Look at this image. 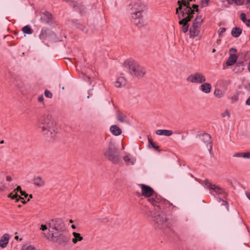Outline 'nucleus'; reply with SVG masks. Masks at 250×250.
Here are the masks:
<instances>
[{
	"instance_id": "nucleus-15",
	"label": "nucleus",
	"mask_w": 250,
	"mask_h": 250,
	"mask_svg": "<svg viewBox=\"0 0 250 250\" xmlns=\"http://www.w3.org/2000/svg\"><path fill=\"white\" fill-rule=\"evenodd\" d=\"M110 131L115 136H119L122 133L121 129L116 125H112L110 126Z\"/></svg>"
},
{
	"instance_id": "nucleus-30",
	"label": "nucleus",
	"mask_w": 250,
	"mask_h": 250,
	"mask_svg": "<svg viewBox=\"0 0 250 250\" xmlns=\"http://www.w3.org/2000/svg\"><path fill=\"white\" fill-rule=\"evenodd\" d=\"M22 31L27 34H31L33 32V30L31 29L30 25H27L25 26H24L22 28Z\"/></svg>"
},
{
	"instance_id": "nucleus-35",
	"label": "nucleus",
	"mask_w": 250,
	"mask_h": 250,
	"mask_svg": "<svg viewBox=\"0 0 250 250\" xmlns=\"http://www.w3.org/2000/svg\"><path fill=\"white\" fill-rule=\"evenodd\" d=\"M77 27L78 28L80 29L83 32L85 33H86L88 31L87 29L83 26V25L79 23L77 25Z\"/></svg>"
},
{
	"instance_id": "nucleus-21",
	"label": "nucleus",
	"mask_w": 250,
	"mask_h": 250,
	"mask_svg": "<svg viewBox=\"0 0 250 250\" xmlns=\"http://www.w3.org/2000/svg\"><path fill=\"white\" fill-rule=\"evenodd\" d=\"M5 177L4 172L0 171V191H4L6 188L5 185L4 183Z\"/></svg>"
},
{
	"instance_id": "nucleus-3",
	"label": "nucleus",
	"mask_w": 250,
	"mask_h": 250,
	"mask_svg": "<svg viewBox=\"0 0 250 250\" xmlns=\"http://www.w3.org/2000/svg\"><path fill=\"white\" fill-rule=\"evenodd\" d=\"M38 127L41 129L45 139L48 142H53L57 137L56 124L51 116L43 115L40 117L37 123Z\"/></svg>"
},
{
	"instance_id": "nucleus-13",
	"label": "nucleus",
	"mask_w": 250,
	"mask_h": 250,
	"mask_svg": "<svg viewBox=\"0 0 250 250\" xmlns=\"http://www.w3.org/2000/svg\"><path fill=\"white\" fill-rule=\"evenodd\" d=\"M177 3L179 6L176 9V14L178 15V18L180 20L185 18L187 15L184 9L182 8L183 4H182L181 1L179 0Z\"/></svg>"
},
{
	"instance_id": "nucleus-54",
	"label": "nucleus",
	"mask_w": 250,
	"mask_h": 250,
	"mask_svg": "<svg viewBox=\"0 0 250 250\" xmlns=\"http://www.w3.org/2000/svg\"><path fill=\"white\" fill-rule=\"evenodd\" d=\"M6 179L7 181L10 182L12 181V178L10 176H6Z\"/></svg>"
},
{
	"instance_id": "nucleus-23",
	"label": "nucleus",
	"mask_w": 250,
	"mask_h": 250,
	"mask_svg": "<svg viewBox=\"0 0 250 250\" xmlns=\"http://www.w3.org/2000/svg\"><path fill=\"white\" fill-rule=\"evenodd\" d=\"M74 238H72V241L74 244H76L78 241H81L83 239V237L81 234L78 232H73L72 233Z\"/></svg>"
},
{
	"instance_id": "nucleus-62",
	"label": "nucleus",
	"mask_w": 250,
	"mask_h": 250,
	"mask_svg": "<svg viewBox=\"0 0 250 250\" xmlns=\"http://www.w3.org/2000/svg\"><path fill=\"white\" fill-rule=\"evenodd\" d=\"M28 196H29V198L27 199V201H29L30 199L33 198L32 194H30L29 195H28Z\"/></svg>"
},
{
	"instance_id": "nucleus-60",
	"label": "nucleus",
	"mask_w": 250,
	"mask_h": 250,
	"mask_svg": "<svg viewBox=\"0 0 250 250\" xmlns=\"http://www.w3.org/2000/svg\"><path fill=\"white\" fill-rule=\"evenodd\" d=\"M232 99L233 101H236L237 100V97L236 96H234L232 97Z\"/></svg>"
},
{
	"instance_id": "nucleus-29",
	"label": "nucleus",
	"mask_w": 250,
	"mask_h": 250,
	"mask_svg": "<svg viewBox=\"0 0 250 250\" xmlns=\"http://www.w3.org/2000/svg\"><path fill=\"white\" fill-rule=\"evenodd\" d=\"M73 6H74L75 9L76 10H79L80 11V12L81 13H82L85 9V7L82 4H79L78 3H76V2H73Z\"/></svg>"
},
{
	"instance_id": "nucleus-51",
	"label": "nucleus",
	"mask_w": 250,
	"mask_h": 250,
	"mask_svg": "<svg viewBox=\"0 0 250 250\" xmlns=\"http://www.w3.org/2000/svg\"><path fill=\"white\" fill-rule=\"evenodd\" d=\"M245 88L248 91L250 92V83H248L245 86Z\"/></svg>"
},
{
	"instance_id": "nucleus-44",
	"label": "nucleus",
	"mask_w": 250,
	"mask_h": 250,
	"mask_svg": "<svg viewBox=\"0 0 250 250\" xmlns=\"http://www.w3.org/2000/svg\"><path fill=\"white\" fill-rule=\"evenodd\" d=\"M226 29L225 28H220L218 30V33L220 36L222 35L225 31Z\"/></svg>"
},
{
	"instance_id": "nucleus-58",
	"label": "nucleus",
	"mask_w": 250,
	"mask_h": 250,
	"mask_svg": "<svg viewBox=\"0 0 250 250\" xmlns=\"http://www.w3.org/2000/svg\"><path fill=\"white\" fill-rule=\"evenodd\" d=\"M84 80L86 81L89 82L90 81V77L89 76H85Z\"/></svg>"
},
{
	"instance_id": "nucleus-47",
	"label": "nucleus",
	"mask_w": 250,
	"mask_h": 250,
	"mask_svg": "<svg viewBox=\"0 0 250 250\" xmlns=\"http://www.w3.org/2000/svg\"><path fill=\"white\" fill-rule=\"evenodd\" d=\"M192 7L193 8V10H194L195 11H195L198 12L199 9H198V5L193 4V5H192Z\"/></svg>"
},
{
	"instance_id": "nucleus-43",
	"label": "nucleus",
	"mask_w": 250,
	"mask_h": 250,
	"mask_svg": "<svg viewBox=\"0 0 250 250\" xmlns=\"http://www.w3.org/2000/svg\"><path fill=\"white\" fill-rule=\"evenodd\" d=\"M243 158L245 159H250V152L243 153Z\"/></svg>"
},
{
	"instance_id": "nucleus-25",
	"label": "nucleus",
	"mask_w": 250,
	"mask_h": 250,
	"mask_svg": "<svg viewBox=\"0 0 250 250\" xmlns=\"http://www.w3.org/2000/svg\"><path fill=\"white\" fill-rule=\"evenodd\" d=\"M48 36V29L47 28H43L42 29L41 33L39 35V38L41 40H45Z\"/></svg>"
},
{
	"instance_id": "nucleus-9",
	"label": "nucleus",
	"mask_w": 250,
	"mask_h": 250,
	"mask_svg": "<svg viewBox=\"0 0 250 250\" xmlns=\"http://www.w3.org/2000/svg\"><path fill=\"white\" fill-rule=\"evenodd\" d=\"M139 186L141 188L142 194L141 195L145 197H147L148 199L153 198V195L155 193L154 189L149 186L143 184H140Z\"/></svg>"
},
{
	"instance_id": "nucleus-64",
	"label": "nucleus",
	"mask_w": 250,
	"mask_h": 250,
	"mask_svg": "<svg viewBox=\"0 0 250 250\" xmlns=\"http://www.w3.org/2000/svg\"><path fill=\"white\" fill-rule=\"evenodd\" d=\"M71 228L73 229H75L76 228V226L75 225H72L71 226Z\"/></svg>"
},
{
	"instance_id": "nucleus-37",
	"label": "nucleus",
	"mask_w": 250,
	"mask_h": 250,
	"mask_svg": "<svg viewBox=\"0 0 250 250\" xmlns=\"http://www.w3.org/2000/svg\"><path fill=\"white\" fill-rule=\"evenodd\" d=\"M44 95L46 97L48 98H52L53 95L48 90H45L44 91Z\"/></svg>"
},
{
	"instance_id": "nucleus-52",
	"label": "nucleus",
	"mask_w": 250,
	"mask_h": 250,
	"mask_svg": "<svg viewBox=\"0 0 250 250\" xmlns=\"http://www.w3.org/2000/svg\"><path fill=\"white\" fill-rule=\"evenodd\" d=\"M43 99H44L43 97V96L42 95L39 97L38 101L40 102H43Z\"/></svg>"
},
{
	"instance_id": "nucleus-33",
	"label": "nucleus",
	"mask_w": 250,
	"mask_h": 250,
	"mask_svg": "<svg viewBox=\"0 0 250 250\" xmlns=\"http://www.w3.org/2000/svg\"><path fill=\"white\" fill-rule=\"evenodd\" d=\"M204 183L206 188L209 190H212L213 188V186H215V185L212 184L208 179H206Z\"/></svg>"
},
{
	"instance_id": "nucleus-4",
	"label": "nucleus",
	"mask_w": 250,
	"mask_h": 250,
	"mask_svg": "<svg viewBox=\"0 0 250 250\" xmlns=\"http://www.w3.org/2000/svg\"><path fill=\"white\" fill-rule=\"evenodd\" d=\"M131 21L137 25H143V18L147 10V7L143 0H132L128 5Z\"/></svg>"
},
{
	"instance_id": "nucleus-55",
	"label": "nucleus",
	"mask_w": 250,
	"mask_h": 250,
	"mask_svg": "<svg viewBox=\"0 0 250 250\" xmlns=\"http://www.w3.org/2000/svg\"><path fill=\"white\" fill-rule=\"evenodd\" d=\"M246 104L247 105H250V97L246 101Z\"/></svg>"
},
{
	"instance_id": "nucleus-31",
	"label": "nucleus",
	"mask_w": 250,
	"mask_h": 250,
	"mask_svg": "<svg viewBox=\"0 0 250 250\" xmlns=\"http://www.w3.org/2000/svg\"><path fill=\"white\" fill-rule=\"evenodd\" d=\"M213 188L212 190H213L214 192H216V193H217L218 194H223L225 193L224 189H223L222 188H220L219 187H217L215 185V186H213Z\"/></svg>"
},
{
	"instance_id": "nucleus-24",
	"label": "nucleus",
	"mask_w": 250,
	"mask_h": 250,
	"mask_svg": "<svg viewBox=\"0 0 250 250\" xmlns=\"http://www.w3.org/2000/svg\"><path fill=\"white\" fill-rule=\"evenodd\" d=\"M242 33V29L239 27H234L231 30L232 35L236 38L240 36Z\"/></svg>"
},
{
	"instance_id": "nucleus-7",
	"label": "nucleus",
	"mask_w": 250,
	"mask_h": 250,
	"mask_svg": "<svg viewBox=\"0 0 250 250\" xmlns=\"http://www.w3.org/2000/svg\"><path fill=\"white\" fill-rule=\"evenodd\" d=\"M199 138L200 144L203 147H206L210 154H211L212 149V141L211 136L208 133L200 135Z\"/></svg>"
},
{
	"instance_id": "nucleus-41",
	"label": "nucleus",
	"mask_w": 250,
	"mask_h": 250,
	"mask_svg": "<svg viewBox=\"0 0 250 250\" xmlns=\"http://www.w3.org/2000/svg\"><path fill=\"white\" fill-rule=\"evenodd\" d=\"M12 194H13V193H10L8 195V197H9V198H11L12 199H17V197H18V194H17V192L15 194H14V195H12Z\"/></svg>"
},
{
	"instance_id": "nucleus-16",
	"label": "nucleus",
	"mask_w": 250,
	"mask_h": 250,
	"mask_svg": "<svg viewBox=\"0 0 250 250\" xmlns=\"http://www.w3.org/2000/svg\"><path fill=\"white\" fill-rule=\"evenodd\" d=\"M33 180L34 184L38 187H42L45 185L44 180L41 176L35 177Z\"/></svg>"
},
{
	"instance_id": "nucleus-22",
	"label": "nucleus",
	"mask_w": 250,
	"mask_h": 250,
	"mask_svg": "<svg viewBox=\"0 0 250 250\" xmlns=\"http://www.w3.org/2000/svg\"><path fill=\"white\" fill-rule=\"evenodd\" d=\"M126 80L124 77L119 78L115 83V86L117 87H122L125 86Z\"/></svg>"
},
{
	"instance_id": "nucleus-17",
	"label": "nucleus",
	"mask_w": 250,
	"mask_h": 250,
	"mask_svg": "<svg viewBox=\"0 0 250 250\" xmlns=\"http://www.w3.org/2000/svg\"><path fill=\"white\" fill-rule=\"evenodd\" d=\"M238 57L235 54H230L228 60L226 62V64L228 66L232 65L237 60Z\"/></svg>"
},
{
	"instance_id": "nucleus-20",
	"label": "nucleus",
	"mask_w": 250,
	"mask_h": 250,
	"mask_svg": "<svg viewBox=\"0 0 250 250\" xmlns=\"http://www.w3.org/2000/svg\"><path fill=\"white\" fill-rule=\"evenodd\" d=\"M197 28L193 25L191 26L189 29L190 38H194L198 36L199 34V31L197 30Z\"/></svg>"
},
{
	"instance_id": "nucleus-56",
	"label": "nucleus",
	"mask_w": 250,
	"mask_h": 250,
	"mask_svg": "<svg viewBox=\"0 0 250 250\" xmlns=\"http://www.w3.org/2000/svg\"><path fill=\"white\" fill-rule=\"evenodd\" d=\"M15 199L16 200V202H19L20 199L23 200V198L18 195V197H17V199Z\"/></svg>"
},
{
	"instance_id": "nucleus-34",
	"label": "nucleus",
	"mask_w": 250,
	"mask_h": 250,
	"mask_svg": "<svg viewBox=\"0 0 250 250\" xmlns=\"http://www.w3.org/2000/svg\"><path fill=\"white\" fill-rule=\"evenodd\" d=\"M224 93L223 91H222L219 89H216L214 92V95L217 98L222 97L223 96Z\"/></svg>"
},
{
	"instance_id": "nucleus-19",
	"label": "nucleus",
	"mask_w": 250,
	"mask_h": 250,
	"mask_svg": "<svg viewBox=\"0 0 250 250\" xmlns=\"http://www.w3.org/2000/svg\"><path fill=\"white\" fill-rule=\"evenodd\" d=\"M201 90L205 93H209L211 89V85L208 83H203L201 85Z\"/></svg>"
},
{
	"instance_id": "nucleus-5",
	"label": "nucleus",
	"mask_w": 250,
	"mask_h": 250,
	"mask_svg": "<svg viewBox=\"0 0 250 250\" xmlns=\"http://www.w3.org/2000/svg\"><path fill=\"white\" fill-rule=\"evenodd\" d=\"M124 65L133 77L141 78L146 74L145 68L134 60H127L124 62Z\"/></svg>"
},
{
	"instance_id": "nucleus-50",
	"label": "nucleus",
	"mask_w": 250,
	"mask_h": 250,
	"mask_svg": "<svg viewBox=\"0 0 250 250\" xmlns=\"http://www.w3.org/2000/svg\"><path fill=\"white\" fill-rule=\"evenodd\" d=\"M21 187L20 186H18L16 189H14V191H20L21 192Z\"/></svg>"
},
{
	"instance_id": "nucleus-2",
	"label": "nucleus",
	"mask_w": 250,
	"mask_h": 250,
	"mask_svg": "<svg viewBox=\"0 0 250 250\" xmlns=\"http://www.w3.org/2000/svg\"><path fill=\"white\" fill-rule=\"evenodd\" d=\"M48 226L49 233L45 235V237L48 241L62 247L68 244L70 238L65 234L66 227L62 219H52L48 222Z\"/></svg>"
},
{
	"instance_id": "nucleus-61",
	"label": "nucleus",
	"mask_w": 250,
	"mask_h": 250,
	"mask_svg": "<svg viewBox=\"0 0 250 250\" xmlns=\"http://www.w3.org/2000/svg\"><path fill=\"white\" fill-rule=\"evenodd\" d=\"M229 52H233L234 53H235L236 52V49H234V48H231L230 50H229Z\"/></svg>"
},
{
	"instance_id": "nucleus-32",
	"label": "nucleus",
	"mask_w": 250,
	"mask_h": 250,
	"mask_svg": "<svg viewBox=\"0 0 250 250\" xmlns=\"http://www.w3.org/2000/svg\"><path fill=\"white\" fill-rule=\"evenodd\" d=\"M245 0H231L229 1V4L232 5L234 3L237 5H242L244 4Z\"/></svg>"
},
{
	"instance_id": "nucleus-12",
	"label": "nucleus",
	"mask_w": 250,
	"mask_h": 250,
	"mask_svg": "<svg viewBox=\"0 0 250 250\" xmlns=\"http://www.w3.org/2000/svg\"><path fill=\"white\" fill-rule=\"evenodd\" d=\"M40 21L43 24H50L52 21V15L48 12L42 13L41 15Z\"/></svg>"
},
{
	"instance_id": "nucleus-48",
	"label": "nucleus",
	"mask_w": 250,
	"mask_h": 250,
	"mask_svg": "<svg viewBox=\"0 0 250 250\" xmlns=\"http://www.w3.org/2000/svg\"><path fill=\"white\" fill-rule=\"evenodd\" d=\"M25 250H36L35 248L32 246H29L27 247Z\"/></svg>"
},
{
	"instance_id": "nucleus-1",
	"label": "nucleus",
	"mask_w": 250,
	"mask_h": 250,
	"mask_svg": "<svg viewBox=\"0 0 250 250\" xmlns=\"http://www.w3.org/2000/svg\"><path fill=\"white\" fill-rule=\"evenodd\" d=\"M148 201L154 207V210L149 215L152 218L154 226L159 229L170 228L177 222L176 218L171 214H167V207L163 202L151 198Z\"/></svg>"
},
{
	"instance_id": "nucleus-57",
	"label": "nucleus",
	"mask_w": 250,
	"mask_h": 250,
	"mask_svg": "<svg viewBox=\"0 0 250 250\" xmlns=\"http://www.w3.org/2000/svg\"><path fill=\"white\" fill-rule=\"evenodd\" d=\"M246 195L247 197L250 200V192H246Z\"/></svg>"
},
{
	"instance_id": "nucleus-27",
	"label": "nucleus",
	"mask_w": 250,
	"mask_h": 250,
	"mask_svg": "<svg viewBox=\"0 0 250 250\" xmlns=\"http://www.w3.org/2000/svg\"><path fill=\"white\" fill-rule=\"evenodd\" d=\"M203 21V20L202 19V16H198L195 18L192 25L196 27H199L201 25Z\"/></svg>"
},
{
	"instance_id": "nucleus-42",
	"label": "nucleus",
	"mask_w": 250,
	"mask_h": 250,
	"mask_svg": "<svg viewBox=\"0 0 250 250\" xmlns=\"http://www.w3.org/2000/svg\"><path fill=\"white\" fill-rule=\"evenodd\" d=\"M222 116L223 117H225L226 116H227L229 118L230 117V114L229 111L227 109L225 110V111L224 112L222 113Z\"/></svg>"
},
{
	"instance_id": "nucleus-14",
	"label": "nucleus",
	"mask_w": 250,
	"mask_h": 250,
	"mask_svg": "<svg viewBox=\"0 0 250 250\" xmlns=\"http://www.w3.org/2000/svg\"><path fill=\"white\" fill-rule=\"evenodd\" d=\"M9 239V235L7 233L4 234L1 237L0 240V246L2 248H5L8 242Z\"/></svg>"
},
{
	"instance_id": "nucleus-49",
	"label": "nucleus",
	"mask_w": 250,
	"mask_h": 250,
	"mask_svg": "<svg viewBox=\"0 0 250 250\" xmlns=\"http://www.w3.org/2000/svg\"><path fill=\"white\" fill-rule=\"evenodd\" d=\"M21 194L22 196H24L25 198L28 196V194L26 193L24 191H21Z\"/></svg>"
},
{
	"instance_id": "nucleus-6",
	"label": "nucleus",
	"mask_w": 250,
	"mask_h": 250,
	"mask_svg": "<svg viewBox=\"0 0 250 250\" xmlns=\"http://www.w3.org/2000/svg\"><path fill=\"white\" fill-rule=\"evenodd\" d=\"M104 156L113 164H117L121 161L118 149L114 143L110 142L107 149L104 153Z\"/></svg>"
},
{
	"instance_id": "nucleus-36",
	"label": "nucleus",
	"mask_w": 250,
	"mask_h": 250,
	"mask_svg": "<svg viewBox=\"0 0 250 250\" xmlns=\"http://www.w3.org/2000/svg\"><path fill=\"white\" fill-rule=\"evenodd\" d=\"M209 0H201V4L202 7H206L208 5Z\"/></svg>"
},
{
	"instance_id": "nucleus-40",
	"label": "nucleus",
	"mask_w": 250,
	"mask_h": 250,
	"mask_svg": "<svg viewBox=\"0 0 250 250\" xmlns=\"http://www.w3.org/2000/svg\"><path fill=\"white\" fill-rule=\"evenodd\" d=\"M219 201H220L222 202V205H224V206H226V208H227V210H229V203H228V202H227L224 200H222L220 198H219Z\"/></svg>"
},
{
	"instance_id": "nucleus-63",
	"label": "nucleus",
	"mask_w": 250,
	"mask_h": 250,
	"mask_svg": "<svg viewBox=\"0 0 250 250\" xmlns=\"http://www.w3.org/2000/svg\"><path fill=\"white\" fill-rule=\"evenodd\" d=\"M27 202H28L27 200V201H25V200H23V199L21 201V202L23 204H26L27 203Z\"/></svg>"
},
{
	"instance_id": "nucleus-45",
	"label": "nucleus",
	"mask_w": 250,
	"mask_h": 250,
	"mask_svg": "<svg viewBox=\"0 0 250 250\" xmlns=\"http://www.w3.org/2000/svg\"><path fill=\"white\" fill-rule=\"evenodd\" d=\"M233 156L234 157H243V153L242 152H238L235 153Z\"/></svg>"
},
{
	"instance_id": "nucleus-46",
	"label": "nucleus",
	"mask_w": 250,
	"mask_h": 250,
	"mask_svg": "<svg viewBox=\"0 0 250 250\" xmlns=\"http://www.w3.org/2000/svg\"><path fill=\"white\" fill-rule=\"evenodd\" d=\"M47 227H48V224L47 225H43L42 224L41 225L40 229L42 231H44L47 229Z\"/></svg>"
},
{
	"instance_id": "nucleus-59",
	"label": "nucleus",
	"mask_w": 250,
	"mask_h": 250,
	"mask_svg": "<svg viewBox=\"0 0 250 250\" xmlns=\"http://www.w3.org/2000/svg\"><path fill=\"white\" fill-rule=\"evenodd\" d=\"M237 65H241L242 66H243L244 65V63L243 62H239L237 63Z\"/></svg>"
},
{
	"instance_id": "nucleus-11",
	"label": "nucleus",
	"mask_w": 250,
	"mask_h": 250,
	"mask_svg": "<svg viewBox=\"0 0 250 250\" xmlns=\"http://www.w3.org/2000/svg\"><path fill=\"white\" fill-rule=\"evenodd\" d=\"M181 1L183 6L185 7L184 10L186 14V16H190L193 17V14L195 13V11L192 10L191 7H190V3L188 1H186L185 0H180Z\"/></svg>"
},
{
	"instance_id": "nucleus-26",
	"label": "nucleus",
	"mask_w": 250,
	"mask_h": 250,
	"mask_svg": "<svg viewBox=\"0 0 250 250\" xmlns=\"http://www.w3.org/2000/svg\"><path fill=\"white\" fill-rule=\"evenodd\" d=\"M148 146L149 148L152 147L155 150H159V146L155 145V144L153 142L151 137L149 136H148Z\"/></svg>"
},
{
	"instance_id": "nucleus-38",
	"label": "nucleus",
	"mask_w": 250,
	"mask_h": 250,
	"mask_svg": "<svg viewBox=\"0 0 250 250\" xmlns=\"http://www.w3.org/2000/svg\"><path fill=\"white\" fill-rule=\"evenodd\" d=\"M240 19L243 21V22H246L248 19L246 18V15L245 13H242L240 15Z\"/></svg>"
},
{
	"instance_id": "nucleus-18",
	"label": "nucleus",
	"mask_w": 250,
	"mask_h": 250,
	"mask_svg": "<svg viewBox=\"0 0 250 250\" xmlns=\"http://www.w3.org/2000/svg\"><path fill=\"white\" fill-rule=\"evenodd\" d=\"M156 134L158 135L169 136L172 134V131L167 129H158L156 131Z\"/></svg>"
},
{
	"instance_id": "nucleus-8",
	"label": "nucleus",
	"mask_w": 250,
	"mask_h": 250,
	"mask_svg": "<svg viewBox=\"0 0 250 250\" xmlns=\"http://www.w3.org/2000/svg\"><path fill=\"white\" fill-rule=\"evenodd\" d=\"M187 81L191 83H203L206 82V78L202 73L195 72L189 75Z\"/></svg>"
},
{
	"instance_id": "nucleus-53",
	"label": "nucleus",
	"mask_w": 250,
	"mask_h": 250,
	"mask_svg": "<svg viewBox=\"0 0 250 250\" xmlns=\"http://www.w3.org/2000/svg\"><path fill=\"white\" fill-rule=\"evenodd\" d=\"M247 26L250 27V19H248L246 22H245Z\"/></svg>"
},
{
	"instance_id": "nucleus-39",
	"label": "nucleus",
	"mask_w": 250,
	"mask_h": 250,
	"mask_svg": "<svg viewBox=\"0 0 250 250\" xmlns=\"http://www.w3.org/2000/svg\"><path fill=\"white\" fill-rule=\"evenodd\" d=\"M124 159L127 164H129V163L132 165L133 164V163L130 161V159L128 156H125L124 158Z\"/></svg>"
},
{
	"instance_id": "nucleus-28",
	"label": "nucleus",
	"mask_w": 250,
	"mask_h": 250,
	"mask_svg": "<svg viewBox=\"0 0 250 250\" xmlns=\"http://www.w3.org/2000/svg\"><path fill=\"white\" fill-rule=\"evenodd\" d=\"M116 116L117 119L119 121L122 123L126 122V116L125 115H123L119 110H118L117 111Z\"/></svg>"
},
{
	"instance_id": "nucleus-10",
	"label": "nucleus",
	"mask_w": 250,
	"mask_h": 250,
	"mask_svg": "<svg viewBox=\"0 0 250 250\" xmlns=\"http://www.w3.org/2000/svg\"><path fill=\"white\" fill-rule=\"evenodd\" d=\"M192 17L188 16H186L185 18L180 19L179 21V23L180 25H182V30L184 33H186L189 28V24L188 22L191 21L192 19Z\"/></svg>"
}]
</instances>
